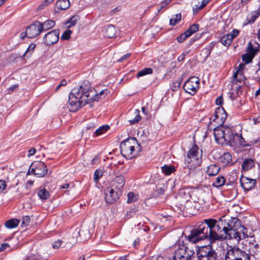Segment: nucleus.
I'll use <instances>...</instances> for the list:
<instances>
[{"mask_svg":"<svg viewBox=\"0 0 260 260\" xmlns=\"http://www.w3.org/2000/svg\"><path fill=\"white\" fill-rule=\"evenodd\" d=\"M247 229L237 217L223 215L217 218L205 219L198 222L185 238L192 243L207 239L212 243L222 240L239 242L248 237Z\"/></svg>","mask_w":260,"mask_h":260,"instance_id":"nucleus-1","label":"nucleus"},{"mask_svg":"<svg viewBox=\"0 0 260 260\" xmlns=\"http://www.w3.org/2000/svg\"><path fill=\"white\" fill-rule=\"evenodd\" d=\"M108 90L104 89L98 93L91 88L88 82H84L79 87L74 88L69 95L68 107L71 112H76L86 104L98 102L107 94Z\"/></svg>","mask_w":260,"mask_h":260,"instance_id":"nucleus-2","label":"nucleus"},{"mask_svg":"<svg viewBox=\"0 0 260 260\" xmlns=\"http://www.w3.org/2000/svg\"><path fill=\"white\" fill-rule=\"evenodd\" d=\"M250 253L241 249L238 246H231L227 249L225 255V260H251L250 256L255 259L260 257V245L256 243L250 247Z\"/></svg>","mask_w":260,"mask_h":260,"instance_id":"nucleus-3","label":"nucleus"},{"mask_svg":"<svg viewBox=\"0 0 260 260\" xmlns=\"http://www.w3.org/2000/svg\"><path fill=\"white\" fill-rule=\"evenodd\" d=\"M194 253L193 249L184 244L183 241H182L181 244L179 240V246L175 251L173 260H191V257Z\"/></svg>","mask_w":260,"mask_h":260,"instance_id":"nucleus-4","label":"nucleus"},{"mask_svg":"<svg viewBox=\"0 0 260 260\" xmlns=\"http://www.w3.org/2000/svg\"><path fill=\"white\" fill-rule=\"evenodd\" d=\"M227 117V113L224 108L220 106L217 108L214 113V114L210 117V121L208 125V129L209 130H212V125L214 124L222 125L225 122V120Z\"/></svg>","mask_w":260,"mask_h":260,"instance_id":"nucleus-5","label":"nucleus"},{"mask_svg":"<svg viewBox=\"0 0 260 260\" xmlns=\"http://www.w3.org/2000/svg\"><path fill=\"white\" fill-rule=\"evenodd\" d=\"M202 150L199 151V147L195 143L193 144L190 149L189 150L187 154V158L185 160L187 164L192 162L193 166H199L201 165L202 160Z\"/></svg>","mask_w":260,"mask_h":260,"instance_id":"nucleus-6","label":"nucleus"},{"mask_svg":"<svg viewBox=\"0 0 260 260\" xmlns=\"http://www.w3.org/2000/svg\"><path fill=\"white\" fill-rule=\"evenodd\" d=\"M137 143L136 138H127L123 141L120 145V149L122 155L126 158L133 157V153L135 150L134 145Z\"/></svg>","mask_w":260,"mask_h":260,"instance_id":"nucleus-7","label":"nucleus"},{"mask_svg":"<svg viewBox=\"0 0 260 260\" xmlns=\"http://www.w3.org/2000/svg\"><path fill=\"white\" fill-rule=\"evenodd\" d=\"M197 254L199 260H216L217 257L216 252L211 245L200 247Z\"/></svg>","mask_w":260,"mask_h":260,"instance_id":"nucleus-8","label":"nucleus"},{"mask_svg":"<svg viewBox=\"0 0 260 260\" xmlns=\"http://www.w3.org/2000/svg\"><path fill=\"white\" fill-rule=\"evenodd\" d=\"M190 199L193 202L203 205L209 202V193L199 188H193L188 193Z\"/></svg>","mask_w":260,"mask_h":260,"instance_id":"nucleus-9","label":"nucleus"},{"mask_svg":"<svg viewBox=\"0 0 260 260\" xmlns=\"http://www.w3.org/2000/svg\"><path fill=\"white\" fill-rule=\"evenodd\" d=\"M200 83V80L198 77H191L184 83L183 89L185 92L193 95L199 88Z\"/></svg>","mask_w":260,"mask_h":260,"instance_id":"nucleus-10","label":"nucleus"},{"mask_svg":"<svg viewBox=\"0 0 260 260\" xmlns=\"http://www.w3.org/2000/svg\"><path fill=\"white\" fill-rule=\"evenodd\" d=\"M38 177H44L48 171L47 166L40 161L33 162L30 166L29 172Z\"/></svg>","mask_w":260,"mask_h":260,"instance_id":"nucleus-11","label":"nucleus"},{"mask_svg":"<svg viewBox=\"0 0 260 260\" xmlns=\"http://www.w3.org/2000/svg\"><path fill=\"white\" fill-rule=\"evenodd\" d=\"M41 22L36 21L29 25L26 29V35L29 38H34L38 36L42 32Z\"/></svg>","mask_w":260,"mask_h":260,"instance_id":"nucleus-12","label":"nucleus"},{"mask_svg":"<svg viewBox=\"0 0 260 260\" xmlns=\"http://www.w3.org/2000/svg\"><path fill=\"white\" fill-rule=\"evenodd\" d=\"M105 201L108 204H113L116 202L122 194V192L113 188H107L105 190Z\"/></svg>","mask_w":260,"mask_h":260,"instance_id":"nucleus-13","label":"nucleus"},{"mask_svg":"<svg viewBox=\"0 0 260 260\" xmlns=\"http://www.w3.org/2000/svg\"><path fill=\"white\" fill-rule=\"evenodd\" d=\"M59 35V30L58 29L52 30L44 36L43 42L47 46L52 45L58 41Z\"/></svg>","mask_w":260,"mask_h":260,"instance_id":"nucleus-14","label":"nucleus"},{"mask_svg":"<svg viewBox=\"0 0 260 260\" xmlns=\"http://www.w3.org/2000/svg\"><path fill=\"white\" fill-rule=\"evenodd\" d=\"M240 182L241 187L245 191H249L254 188L256 181L255 179H249L242 175Z\"/></svg>","mask_w":260,"mask_h":260,"instance_id":"nucleus-15","label":"nucleus"},{"mask_svg":"<svg viewBox=\"0 0 260 260\" xmlns=\"http://www.w3.org/2000/svg\"><path fill=\"white\" fill-rule=\"evenodd\" d=\"M235 136L236 138L234 140V142H233L232 144L234 145H238L241 147H244L246 146H251L257 142V140L254 141H246L245 139L242 137L241 134H239L238 133L237 135H236Z\"/></svg>","mask_w":260,"mask_h":260,"instance_id":"nucleus-16","label":"nucleus"},{"mask_svg":"<svg viewBox=\"0 0 260 260\" xmlns=\"http://www.w3.org/2000/svg\"><path fill=\"white\" fill-rule=\"evenodd\" d=\"M224 137L223 140L225 141L228 142L229 143L232 144L234 142V140L236 138V135H237L238 133H235L234 130L229 127L224 126Z\"/></svg>","mask_w":260,"mask_h":260,"instance_id":"nucleus-17","label":"nucleus"},{"mask_svg":"<svg viewBox=\"0 0 260 260\" xmlns=\"http://www.w3.org/2000/svg\"><path fill=\"white\" fill-rule=\"evenodd\" d=\"M212 129L214 131V135L215 139L218 141L220 140L223 139L224 137V126L223 125L214 124L212 125Z\"/></svg>","mask_w":260,"mask_h":260,"instance_id":"nucleus-18","label":"nucleus"},{"mask_svg":"<svg viewBox=\"0 0 260 260\" xmlns=\"http://www.w3.org/2000/svg\"><path fill=\"white\" fill-rule=\"evenodd\" d=\"M125 184V179L122 175L116 176L112 182V186L122 192Z\"/></svg>","mask_w":260,"mask_h":260,"instance_id":"nucleus-19","label":"nucleus"},{"mask_svg":"<svg viewBox=\"0 0 260 260\" xmlns=\"http://www.w3.org/2000/svg\"><path fill=\"white\" fill-rule=\"evenodd\" d=\"M103 31L105 36L108 38H113L116 37V29L112 24L105 26Z\"/></svg>","mask_w":260,"mask_h":260,"instance_id":"nucleus-20","label":"nucleus"},{"mask_svg":"<svg viewBox=\"0 0 260 260\" xmlns=\"http://www.w3.org/2000/svg\"><path fill=\"white\" fill-rule=\"evenodd\" d=\"M220 161L223 166H231L233 164L232 154L228 152L224 153L220 157Z\"/></svg>","mask_w":260,"mask_h":260,"instance_id":"nucleus-21","label":"nucleus"},{"mask_svg":"<svg viewBox=\"0 0 260 260\" xmlns=\"http://www.w3.org/2000/svg\"><path fill=\"white\" fill-rule=\"evenodd\" d=\"M260 46L256 43V46H254L251 42L248 43L246 48V52L253 57L254 56L259 52Z\"/></svg>","mask_w":260,"mask_h":260,"instance_id":"nucleus-22","label":"nucleus"},{"mask_svg":"<svg viewBox=\"0 0 260 260\" xmlns=\"http://www.w3.org/2000/svg\"><path fill=\"white\" fill-rule=\"evenodd\" d=\"M55 25V22L51 19H48L43 22H41V29L43 31H47L53 28Z\"/></svg>","mask_w":260,"mask_h":260,"instance_id":"nucleus-23","label":"nucleus"},{"mask_svg":"<svg viewBox=\"0 0 260 260\" xmlns=\"http://www.w3.org/2000/svg\"><path fill=\"white\" fill-rule=\"evenodd\" d=\"M220 170V167L215 164H212L208 166L207 173L209 176L216 175Z\"/></svg>","mask_w":260,"mask_h":260,"instance_id":"nucleus-24","label":"nucleus"},{"mask_svg":"<svg viewBox=\"0 0 260 260\" xmlns=\"http://www.w3.org/2000/svg\"><path fill=\"white\" fill-rule=\"evenodd\" d=\"M70 6L69 0H58L56 3V7L58 10H65Z\"/></svg>","mask_w":260,"mask_h":260,"instance_id":"nucleus-25","label":"nucleus"},{"mask_svg":"<svg viewBox=\"0 0 260 260\" xmlns=\"http://www.w3.org/2000/svg\"><path fill=\"white\" fill-rule=\"evenodd\" d=\"M259 16L258 13H253L247 16L246 19H245L244 22L243 23V27H244L249 24L253 23L256 19L258 18Z\"/></svg>","mask_w":260,"mask_h":260,"instance_id":"nucleus-26","label":"nucleus"},{"mask_svg":"<svg viewBox=\"0 0 260 260\" xmlns=\"http://www.w3.org/2000/svg\"><path fill=\"white\" fill-rule=\"evenodd\" d=\"M254 167V162L252 158H246L242 164V169L244 171H248Z\"/></svg>","mask_w":260,"mask_h":260,"instance_id":"nucleus-27","label":"nucleus"},{"mask_svg":"<svg viewBox=\"0 0 260 260\" xmlns=\"http://www.w3.org/2000/svg\"><path fill=\"white\" fill-rule=\"evenodd\" d=\"M225 183V178L223 176H218L215 178L212 185L216 188H219L224 185Z\"/></svg>","mask_w":260,"mask_h":260,"instance_id":"nucleus-28","label":"nucleus"},{"mask_svg":"<svg viewBox=\"0 0 260 260\" xmlns=\"http://www.w3.org/2000/svg\"><path fill=\"white\" fill-rule=\"evenodd\" d=\"M162 172L166 175H170L176 171L175 168L172 165H165L161 167Z\"/></svg>","mask_w":260,"mask_h":260,"instance_id":"nucleus-29","label":"nucleus"},{"mask_svg":"<svg viewBox=\"0 0 260 260\" xmlns=\"http://www.w3.org/2000/svg\"><path fill=\"white\" fill-rule=\"evenodd\" d=\"M19 220L16 218L11 219L5 222V226L8 229L15 228L18 226Z\"/></svg>","mask_w":260,"mask_h":260,"instance_id":"nucleus-30","label":"nucleus"},{"mask_svg":"<svg viewBox=\"0 0 260 260\" xmlns=\"http://www.w3.org/2000/svg\"><path fill=\"white\" fill-rule=\"evenodd\" d=\"M215 44L216 43L215 42H212L210 43H209V45L206 46L204 48H203V49L202 50V52H204V53L206 55V58L210 56L211 52L213 50Z\"/></svg>","mask_w":260,"mask_h":260,"instance_id":"nucleus-31","label":"nucleus"},{"mask_svg":"<svg viewBox=\"0 0 260 260\" xmlns=\"http://www.w3.org/2000/svg\"><path fill=\"white\" fill-rule=\"evenodd\" d=\"M183 78L181 77L178 78L176 80L173 81L171 85V88L173 91H177L180 87Z\"/></svg>","mask_w":260,"mask_h":260,"instance_id":"nucleus-32","label":"nucleus"},{"mask_svg":"<svg viewBox=\"0 0 260 260\" xmlns=\"http://www.w3.org/2000/svg\"><path fill=\"white\" fill-rule=\"evenodd\" d=\"M49 195L48 191L45 188L40 189L38 192V196L42 200H46L49 198Z\"/></svg>","mask_w":260,"mask_h":260,"instance_id":"nucleus-33","label":"nucleus"},{"mask_svg":"<svg viewBox=\"0 0 260 260\" xmlns=\"http://www.w3.org/2000/svg\"><path fill=\"white\" fill-rule=\"evenodd\" d=\"M229 35L227 34L222 37L219 42L224 46L226 47H229L231 45L232 43V39L229 37Z\"/></svg>","mask_w":260,"mask_h":260,"instance_id":"nucleus-34","label":"nucleus"},{"mask_svg":"<svg viewBox=\"0 0 260 260\" xmlns=\"http://www.w3.org/2000/svg\"><path fill=\"white\" fill-rule=\"evenodd\" d=\"M199 28V25L198 24H193L190 25L189 28L185 31L187 35L189 37L191 36L193 34L196 32Z\"/></svg>","mask_w":260,"mask_h":260,"instance_id":"nucleus-35","label":"nucleus"},{"mask_svg":"<svg viewBox=\"0 0 260 260\" xmlns=\"http://www.w3.org/2000/svg\"><path fill=\"white\" fill-rule=\"evenodd\" d=\"M181 19V14L180 13L173 15L172 18L170 20V25L175 26L178 23Z\"/></svg>","mask_w":260,"mask_h":260,"instance_id":"nucleus-36","label":"nucleus"},{"mask_svg":"<svg viewBox=\"0 0 260 260\" xmlns=\"http://www.w3.org/2000/svg\"><path fill=\"white\" fill-rule=\"evenodd\" d=\"M80 19V16L78 15H75L68 20L66 24H69L68 25V27H71L75 25L77 22Z\"/></svg>","mask_w":260,"mask_h":260,"instance_id":"nucleus-37","label":"nucleus"},{"mask_svg":"<svg viewBox=\"0 0 260 260\" xmlns=\"http://www.w3.org/2000/svg\"><path fill=\"white\" fill-rule=\"evenodd\" d=\"M153 73V70L150 68H144L141 71H139L137 75V77L143 76L148 74H151Z\"/></svg>","mask_w":260,"mask_h":260,"instance_id":"nucleus-38","label":"nucleus"},{"mask_svg":"<svg viewBox=\"0 0 260 260\" xmlns=\"http://www.w3.org/2000/svg\"><path fill=\"white\" fill-rule=\"evenodd\" d=\"M135 118L133 119H130L128 120L130 124H134L138 122L141 119V117L140 115V111L138 109L135 110Z\"/></svg>","mask_w":260,"mask_h":260,"instance_id":"nucleus-39","label":"nucleus"},{"mask_svg":"<svg viewBox=\"0 0 260 260\" xmlns=\"http://www.w3.org/2000/svg\"><path fill=\"white\" fill-rule=\"evenodd\" d=\"M138 211V207L135 206L134 208H132L128 211L126 212L125 217L126 219H129L133 217L136 212Z\"/></svg>","mask_w":260,"mask_h":260,"instance_id":"nucleus-40","label":"nucleus"},{"mask_svg":"<svg viewBox=\"0 0 260 260\" xmlns=\"http://www.w3.org/2000/svg\"><path fill=\"white\" fill-rule=\"evenodd\" d=\"M253 58L254 57H253L247 52L246 53H244L242 55V60L245 64H248L252 62Z\"/></svg>","mask_w":260,"mask_h":260,"instance_id":"nucleus-41","label":"nucleus"},{"mask_svg":"<svg viewBox=\"0 0 260 260\" xmlns=\"http://www.w3.org/2000/svg\"><path fill=\"white\" fill-rule=\"evenodd\" d=\"M109 128L110 126L108 125H102L95 131V134L96 136H99L106 132Z\"/></svg>","mask_w":260,"mask_h":260,"instance_id":"nucleus-42","label":"nucleus"},{"mask_svg":"<svg viewBox=\"0 0 260 260\" xmlns=\"http://www.w3.org/2000/svg\"><path fill=\"white\" fill-rule=\"evenodd\" d=\"M138 196L135 194L133 192H129L127 194V201L128 203H132L138 200Z\"/></svg>","mask_w":260,"mask_h":260,"instance_id":"nucleus-43","label":"nucleus"},{"mask_svg":"<svg viewBox=\"0 0 260 260\" xmlns=\"http://www.w3.org/2000/svg\"><path fill=\"white\" fill-rule=\"evenodd\" d=\"M36 47V44L34 43H31L28 46V47L27 48V50L25 51L23 55V56H24L25 55H26L28 54L29 56H30L32 53L34 52V49Z\"/></svg>","mask_w":260,"mask_h":260,"instance_id":"nucleus-44","label":"nucleus"},{"mask_svg":"<svg viewBox=\"0 0 260 260\" xmlns=\"http://www.w3.org/2000/svg\"><path fill=\"white\" fill-rule=\"evenodd\" d=\"M103 171L100 169H97L95 170L93 175V179L95 182L97 183L99 179L103 176Z\"/></svg>","mask_w":260,"mask_h":260,"instance_id":"nucleus-45","label":"nucleus"},{"mask_svg":"<svg viewBox=\"0 0 260 260\" xmlns=\"http://www.w3.org/2000/svg\"><path fill=\"white\" fill-rule=\"evenodd\" d=\"M72 33V31L68 29L63 32V33L61 36L60 39L62 40H69L71 38V35Z\"/></svg>","mask_w":260,"mask_h":260,"instance_id":"nucleus-46","label":"nucleus"},{"mask_svg":"<svg viewBox=\"0 0 260 260\" xmlns=\"http://www.w3.org/2000/svg\"><path fill=\"white\" fill-rule=\"evenodd\" d=\"M54 0H44L42 3L38 7L37 11H40L44 9L49 4H51Z\"/></svg>","mask_w":260,"mask_h":260,"instance_id":"nucleus-47","label":"nucleus"},{"mask_svg":"<svg viewBox=\"0 0 260 260\" xmlns=\"http://www.w3.org/2000/svg\"><path fill=\"white\" fill-rule=\"evenodd\" d=\"M186 34V31L180 34L177 38V40L179 43H182L187 38L189 37L188 35Z\"/></svg>","mask_w":260,"mask_h":260,"instance_id":"nucleus-48","label":"nucleus"},{"mask_svg":"<svg viewBox=\"0 0 260 260\" xmlns=\"http://www.w3.org/2000/svg\"><path fill=\"white\" fill-rule=\"evenodd\" d=\"M239 71H237L235 73H234L233 75V79L232 80V83L233 84H237L238 82H241V79H240V77L238 78V76L239 75Z\"/></svg>","mask_w":260,"mask_h":260,"instance_id":"nucleus-49","label":"nucleus"},{"mask_svg":"<svg viewBox=\"0 0 260 260\" xmlns=\"http://www.w3.org/2000/svg\"><path fill=\"white\" fill-rule=\"evenodd\" d=\"M239 34V31L238 29H234L230 33L228 34V35H229V37L233 41V39L238 36Z\"/></svg>","mask_w":260,"mask_h":260,"instance_id":"nucleus-50","label":"nucleus"},{"mask_svg":"<svg viewBox=\"0 0 260 260\" xmlns=\"http://www.w3.org/2000/svg\"><path fill=\"white\" fill-rule=\"evenodd\" d=\"M30 221V217L28 216H25L22 218L21 226H27Z\"/></svg>","mask_w":260,"mask_h":260,"instance_id":"nucleus-51","label":"nucleus"},{"mask_svg":"<svg viewBox=\"0 0 260 260\" xmlns=\"http://www.w3.org/2000/svg\"><path fill=\"white\" fill-rule=\"evenodd\" d=\"M178 200H179V205L180 206H185V204L188 203L189 200L188 199H184L181 197L179 196Z\"/></svg>","mask_w":260,"mask_h":260,"instance_id":"nucleus-52","label":"nucleus"},{"mask_svg":"<svg viewBox=\"0 0 260 260\" xmlns=\"http://www.w3.org/2000/svg\"><path fill=\"white\" fill-rule=\"evenodd\" d=\"M172 0H165L163 2H161L160 3V7L157 8V11L159 12L162 9L166 7L171 2Z\"/></svg>","mask_w":260,"mask_h":260,"instance_id":"nucleus-53","label":"nucleus"},{"mask_svg":"<svg viewBox=\"0 0 260 260\" xmlns=\"http://www.w3.org/2000/svg\"><path fill=\"white\" fill-rule=\"evenodd\" d=\"M7 184L4 180H0V192H3L7 187Z\"/></svg>","mask_w":260,"mask_h":260,"instance_id":"nucleus-54","label":"nucleus"},{"mask_svg":"<svg viewBox=\"0 0 260 260\" xmlns=\"http://www.w3.org/2000/svg\"><path fill=\"white\" fill-rule=\"evenodd\" d=\"M131 53H127L125 54L122 56L119 59H118L117 60V62H123L124 60L128 58L131 56Z\"/></svg>","mask_w":260,"mask_h":260,"instance_id":"nucleus-55","label":"nucleus"},{"mask_svg":"<svg viewBox=\"0 0 260 260\" xmlns=\"http://www.w3.org/2000/svg\"><path fill=\"white\" fill-rule=\"evenodd\" d=\"M61 243H62V241L61 240H58L53 243L52 247L54 249H57L60 246Z\"/></svg>","mask_w":260,"mask_h":260,"instance_id":"nucleus-56","label":"nucleus"},{"mask_svg":"<svg viewBox=\"0 0 260 260\" xmlns=\"http://www.w3.org/2000/svg\"><path fill=\"white\" fill-rule=\"evenodd\" d=\"M223 103V99L222 96H219L217 98L215 101V103L217 105L221 106Z\"/></svg>","mask_w":260,"mask_h":260,"instance_id":"nucleus-57","label":"nucleus"},{"mask_svg":"<svg viewBox=\"0 0 260 260\" xmlns=\"http://www.w3.org/2000/svg\"><path fill=\"white\" fill-rule=\"evenodd\" d=\"M257 39L260 41V24H258L256 27V32L255 33Z\"/></svg>","mask_w":260,"mask_h":260,"instance_id":"nucleus-58","label":"nucleus"},{"mask_svg":"<svg viewBox=\"0 0 260 260\" xmlns=\"http://www.w3.org/2000/svg\"><path fill=\"white\" fill-rule=\"evenodd\" d=\"M9 244L5 243H3L0 246V252L6 250L8 247H9Z\"/></svg>","mask_w":260,"mask_h":260,"instance_id":"nucleus-59","label":"nucleus"},{"mask_svg":"<svg viewBox=\"0 0 260 260\" xmlns=\"http://www.w3.org/2000/svg\"><path fill=\"white\" fill-rule=\"evenodd\" d=\"M166 189L165 187H158L156 191L158 194L162 195L165 193Z\"/></svg>","mask_w":260,"mask_h":260,"instance_id":"nucleus-60","label":"nucleus"},{"mask_svg":"<svg viewBox=\"0 0 260 260\" xmlns=\"http://www.w3.org/2000/svg\"><path fill=\"white\" fill-rule=\"evenodd\" d=\"M36 152V149L35 148H31L29 150L28 154H27V156L28 157H30V156L33 155L34 154H35Z\"/></svg>","mask_w":260,"mask_h":260,"instance_id":"nucleus-61","label":"nucleus"},{"mask_svg":"<svg viewBox=\"0 0 260 260\" xmlns=\"http://www.w3.org/2000/svg\"><path fill=\"white\" fill-rule=\"evenodd\" d=\"M235 176H236V178H233V179L232 180H230V183H227L226 184V185L228 186V185H231L232 186H233L234 187L236 185V182H235V180H237V175L236 174H235Z\"/></svg>","mask_w":260,"mask_h":260,"instance_id":"nucleus-62","label":"nucleus"},{"mask_svg":"<svg viewBox=\"0 0 260 260\" xmlns=\"http://www.w3.org/2000/svg\"><path fill=\"white\" fill-rule=\"evenodd\" d=\"M185 56H186V54L184 53H182L180 55H179L178 57V59H177L180 62L183 61L185 59Z\"/></svg>","mask_w":260,"mask_h":260,"instance_id":"nucleus-63","label":"nucleus"},{"mask_svg":"<svg viewBox=\"0 0 260 260\" xmlns=\"http://www.w3.org/2000/svg\"><path fill=\"white\" fill-rule=\"evenodd\" d=\"M252 120L253 121L254 124H256L257 123L260 122V116H258L257 118H253Z\"/></svg>","mask_w":260,"mask_h":260,"instance_id":"nucleus-64","label":"nucleus"}]
</instances>
